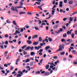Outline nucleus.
Instances as JSON below:
<instances>
[{
  "label": "nucleus",
  "instance_id": "nucleus-1",
  "mask_svg": "<svg viewBox=\"0 0 77 77\" xmlns=\"http://www.w3.org/2000/svg\"><path fill=\"white\" fill-rule=\"evenodd\" d=\"M64 47H65V45H60V48L58 50H57L56 51H62L63 50L62 49H64Z\"/></svg>",
  "mask_w": 77,
  "mask_h": 77
},
{
  "label": "nucleus",
  "instance_id": "nucleus-2",
  "mask_svg": "<svg viewBox=\"0 0 77 77\" xmlns=\"http://www.w3.org/2000/svg\"><path fill=\"white\" fill-rule=\"evenodd\" d=\"M18 73H19V74L17 75V77H21L22 75L23 74V73L22 72H21V71H18Z\"/></svg>",
  "mask_w": 77,
  "mask_h": 77
},
{
  "label": "nucleus",
  "instance_id": "nucleus-3",
  "mask_svg": "<svg viewBox=\"0 0 77 77\" xmlns=\"http://www.w3.org/2000/svg\"><path fill=\"white\" fill-rule=\"evenodd\" d=\"M11 9L12 11H16L18 13V9H14V6H12L11 8Z\"/></svg>",
  "mask_w": 77,
  "mask_h": 77
},
{
  "label": "nucleus",
  "instance_id": "nucleus-4",
  "mask_svg": "<svg viewBox=\"0 0 77 77\" xmlns=\"http://www.w3.org/2000/svg\"><path fill=\"white\" fill-rule=\"evenodd\" d=\"M59 6L60 8H62V6H63V2L61 1L60 2Z\"/></svg>",
  "mask_w": 77,
  "mask_h": 77
},
{
  "label": "nucleus",
  "instance_id": "nucleus-5",
  "mask_svg": "<svg viewBox=\"0 0 77 77\" xmlns=\"http://www.w3.org/2000/svg\"><path fill=\"white\" fill-rule=\"evenodd\" d=\"M14 8L15 9H21V8H23V7L22 6H20L15 7Z\"/></svg>",
  "mask_w": 77,
  "mask_h": 77
},
{
  "label": "nucleus",
  "instance_id": "nucleus-6",
  "mask_svg": "<svg viewBox=\"0 0 77 77\" xmlns=\"http://www.w3.org/2000/svg\"><path fill=\"white\" fill-rule=\"evenodd\" d=\"M38 37V35H36L32 36V39H36V38H37Z\"/></svg>",
  "mask_w": 77,
  "mask_h": 77
},
{
  "label": "nucleus",
  "instance_id": "nucleus-7",
  "mask_svg": "<svg viewBox=\"0 0 77 77\" xmlns=\"http://www.w3.org/2000/svg\"><path fill=\"white\" fill-rule=\"evenodd\" d=\"M38 44H39V42H35L33 43V45H38Z\"/></svg>",
  "mask_w": 77,
  "mask_h": 77
},
{
  "label": "nucleus",
  "instance_id": "nucleus-8",
  "mask_svg": "<svg viewBox=\"0 0 77 77\" xmlns=\"http://www.w3.org/2000/svg\"><path fill=\"white\" fill-rule=\"evenodd\" d=\"M27 42L28 44H31L32 43V41L29 40H28L27 41Z\"/></svg>",
  "mask_w": 77,
  "mask_h": 77
},
{
  "label": "nucleus",
  "instance_id": "nucleus-9",
  "mask_svg": "<svg viewBox=\"0 0 77 77\" xmlns=\"http://www.w3.org/2000/svg\"><path fill=\"white\" fill-rule=\"evenodd\" d=\"M57 27H58V25L57 24V25L54 26L53 28V29H57Z\"/></svg>",
  "mask_w": 77,
  "mask_h": 77
},
{
  "label": "nucleus",
  "instance_id": "nucleus-10",
  "mask_svg": "<svg viewBox=\"0 0 77 77\" xmlns=\"http://www.w3.org/2000/svg\"><path fill=\"white\" fill-rule=\"evenodd\" d=\"M73 20H74L73 17H69V21H72Z\"/></svg>",
  "mask_w": 77,
  "mask_h": 77
},
{
  "label": "nucleus",
  "instance_id": "nucleus-11",
  "mask_svg": "<svg viewBox=\"0 0 77 77\" xmlns=\"http://www.w3.org/2000/svg\"><path fill=\"white\" fill-rule=\"evenodd\" d=\"M30 48V47L28 46L25 49V51H27L28 50H29Z\"/></svg>",
  "mask_w": 77,
  "mask_h": 77
},
{
  "label": "nucleus",
  "instance_id": "nucleus-12",
  "mask_svg": "<svg viewBox=\"0 0 77 77\" xmlns=\"http://www.w3.org/2000/svg\"><path fill=\"white\" fill-rule=\"evenodd\" d=\"M17 33L18 34H19V33H20V32H19L18 30H16V32H15V35H17Z\"/></svg>",
  "mask_w": 77,
  "mask_h": 77
},
{
  "label": "nucleus",
  "instance_id": "nucleus-13",
  "mask_svg": "<svg viewBox=\"0 0 77 77\" xmlns=\"http://www.w3.org/2000/svg\"><path fill=\"white\" fill-rule=\"evenodd\" d=\"M49 66H50V65H48V64L46 65L45 66L46 69H48L49 68Z\"/></svg>",
  "mask_w": 77,
  "mask_h": 77
},
{
  "label": "nucleus",
  "instance_id": "nucleus-14",
  "mask_svg": "<svg viewBox=\"0 0 77 77\" xmlns=\"http://www.w3.org/2000/svg\"><path fill=\"white\" fill-rule=\"evenodd\" d=\"M49 48L51 49V48L50 47V46H48L45 48V49L46 50H47L48 49H49Z\"/></svg>",
  "mask_w": 77,
  "mask_h": 77
},
{
  "label": "nucleus",
  "instance_id": "nucleus-15",
  "mask_svg": "<svg viewBox=\"0 0 77 77\" xmlns=\"http://www.w3.org/2000/svg\"><path fill=\"white\" fill-rule=\"evenodd\" d=\"M26 14V12L24 11H21L19 13L20 15H21L22 14Z\"/></svg>",
  "mask_w": 77,
  "mask_h": 77
},
{
  "label": "nucleus",
  "instance_id": "nucleus-16",
  "mask_svg": "<svg viewBox=\"0 0 77 77\" xmlns=\"http://www.w3.org/2000/svg\"><path fill=\"white\" fill-rule=\"evenodd\" d=\"M26 68H27L28 71H30V67L29 66H27Z\"/></svg>",
  "mask_w": 77,
  "mask_h": 77
},
{
  "label": "nucleus",
  "instance_id": "nucleus-17",
  "mask_svg": "<svg viewBox=\"0 0 77 77\" xmlns=\"http://www.w3.org/2000/svg\"><path fill=\"white\" fill-rule=\"evenodd\" d=\"M63 38H65L67 36V35H66V33H65L63 35Z\"/></svg>",
  "mask_w": 77,
  "mask_h": 77
},
{
  "label": "nucleus",
  "instance_id": "nucleus-18",
  "mask_svg": "<svg viewBox=\"0 0 77 77\" xmlns=\"http://www.w3.org/2000/svg\"><path fill=\"white\" fill-rule=\"evenodd\" d=\"M13 23L14 25H15L17 26V23H16V22L14 20L13 22Z\"/></svg>",
  "mask_w": 77,
  "mask_h": 77
},
{
  "label": "nucleus",
  "instance_id": "nucleus-19",
  "mask_svg": "<svg viewBox=\"0 0 77 77\" xmlns=\"http://www.w3.org/2000/svg\"><path fill=\"white\" fill-rule=\"evenodd\" d=\"M42 38H41V37H39V38L38 41H40V42H41V41H42Z\"/></svg>",
  "mask_w": 77,
  "mask_h": 77
},
{
  "label": "nucleus",
  "instance_id": "nucleus-20",
  "mask_svg": "<svg viewBox=\"0 0 77 77\" xmlns=\"http://www.w3.org/2000/svg\"><path fill=\"white\" fill-rule=\"evenodd\" d=\"M5 56H6L8 55V51H6L5 52Z\"/></svg>",
  "mask_w": 77,
  "mask_h": 77
},
{
  "label": "nucleus",
  "instance_id": "nucleus-21",
  "mask_svg": "<svg viewBox=\"0 0 77 77\" xmlns=\"http://www.w3.org/2000/svg\"><path fill=\"white\" fill-rule=\"evenodd\" d=\"M30 62V60L29 59H28L26 60V61L25 62V63H27V62Z\"/></svg>",
  "mask_w": 77,
  "mask_h": 77
},
{
  "label": "nucleus",
  "instance_id": "nucleus-22",
  "mask_svg": "<svg viewBox=\"0 0 77 77\" xmlns=\"http://www.w3.org/2000/svg\"><path fill=\"white\" fill-rule=\"evenodd\" d=\"M50 74L49 72H46L45 74V75H48Z\"/></svg>",
  "mask_w": 77,
  "mask_h": 77
},
{
  "label": "nucleus",
  "instance_id": "nucleus-23",
  "mask_svg": "<svg viewBox=\"0 0 77 77\" xmlns=\"http://www.w3.org/2000/svg\"><path fill=\"white\" fill-rule=\"evenodd\" d=\"M5 38H8V37H9V35L8 34H5Z\"/></svg>",
  "mask_w": 77,
  "mask_h": 77
},
{
  "label": "nucleus",
  "instance_id": "nucleus-24",
  "mask_svg": "<svg viewBox=\"0 0 77 77\" xmlns=\"http://www.w3.org/2000/svg\"><path fill=\"white\" fill-rule=\"evenodd\" d=\"M58 63H59V60H57L56 62H54L55 65H57Z\"/></svg>",
  "mask_w": 77,
  "mask_h": 77
},
{
  "label": "nucleus",
  "instance_id": "nucleus-25",
  "mask_svg": "<svg viewBox=\"0 0 77 77\" xmlns=\"http://www.w3.org/2000/svg\"><path fill=\"white\" fill-rule=\"evenodd\" d=\"M73 2L72 1H69V5H72V4Z\"/></svg>",
  "mask_w": 77,
  "mask_h": 77
},
{
  "label": "nucleus",
  "instance_id": "nucleus-26",
  "mask_svg": "<svg viewBox=\"0 0 77 77\" xmlns=\"http://www.w3.org/2000/svg\"><path fill=\"white\" fill-rule=\"evenodd\" d=\"M42 48V47L41 46H38L37 48V50H38L39 49H40V48Z\"/></svg>",
  "mask_w": 77,
  "mask_h": 77
},
{
  "label": "nucleus",
  "instance_id": "nucleus-27",
  "mask_svg": "<svg viewBox=\"0 0 77 77\" xmlns=\"http://www.w3.org/2000/svg\"><path fill=\"white\" fill-rule=\"evenodd\" d=\"M27 14L28 15H32V13L30 12H28Z\"/></svg>",
  "mask_w": 77,
  "mask_h": 77
},
{
  "label": "nucleus",
  "instance_id": "nucleus-28",
  "mask_svg": "<svg viewBox=\"0 0 77 77\" xmlns=\"http://www.w3.org/2000/svg\"><path fill=\"white\" fill-rule=\"evenodd\" d=\"M35 54V53L33 52H32L31 53V56H33V55H34Z\"/></svg>",
  "mask_w": 77,
  "mask_h": 77
},
{
  "label": "nucleus",
  "instance_id": "nucleus-29",
  "mask_svg": "<svg viewBox=\"0 0 77 77\" xmlns=\"http://www.w3.org/2000/svg\"><path fill=\"white\" fill-rule=\"evenodd\" d=\"M23 5V2H20V6H22Z\"/></svg>",
  "mask_w": 77,
  "mask_h": 77
},
{
  "label": "nucleus",
  "instance_id": "nucleus-30",
  "mask_svg": "<svg viewBox=\"0 0 77 77\" xmlns=\"http://www.w3.org/2000/svg\"><path fill=\"white\" fill-rule=\"evenodd\" d=\"M71 36L72 38H74V34L72 33L71 35Z\"/></svg>",
  "mask_w": 77,
  "mask_h": 77
},
{
  "label": "nucleus",
  "instance_id": "nucleus-31",
  "mask_svg": "<svg viewBox=\"0 0 77 77\" xmlns=\"http://www.w3.org/2000/svg\"><path fill=\"white\" fill-rule=\"evenodd\" d=\"M30 56V55H26L24 56L25 57H29Z\"/></svg>",
  "mask_w": 77,
  "mask_h": 77
},
{
  "label": "nucleus",
  "instance_id": "nucleus-32",
  "mask_svg": "<svg viewBox=\"0 0 77 77\" xmlns=\"http://www.w3.org/2000/svg\"><path fill=\"white\" fill-rule=\"evenodd\" d=\"M65 54V52H61L60 54L61 55H63Z\"/></svg>",
  "mask_w": 77,
  "mask_h": 77
},
{
  "label": "nucleus",
  "instance_id": "nucleus-33",
  "mask_svg": "<svg viewBox=\"0 0 77 77\" xmlns=\"http://www.w3.org/2000/svg\"><path fill=\"white\" fill-rule=\"evenodd\" d=\"M48 39L49 40V41H50V42H51V41H52V39L51 38H49Z\"/></svg>",
  "mask_w": 77,
  "mask_h": 77
},
{
  "label": "nucleus",
  "instance_id": "nucleus-34",
  "mask_svg": "<svg viewBox=\"0 0 77 77\" xmlns=\"http://www.w3.org/2000/svg\"><path fill=\"white\" fill-rule=\"evenodd\" d=\"M72 52L73 53V54H75L76 53V51L74 50H73L72 51Z\"/></svg>",
  "mask_w": 77,
  "mask_h": 77
},
{
  "label": "nucleus",
  "instance_id": "nucleus-35",
  "mask_svg": "<svg viewBox=\"0 0 77 77\" xmlns=\"http://www.w3.org/2000/svg\"><path fill=\"white\" fill-rule=\"evenodd\" d=\"M52 13H51L52 15H54V12H55L54 11L52 10Z\"/></svg>",
  "mask_w": 77,
  "mask_h": 77
},
{
  "label": "nucleus",
  "instance_id": "nucleus-36",
  "mask_svg": "<svg viewBox=\"0 0 77 77\" xmlns=\"http://www.w3.org/2000/svg\"><path fill=\"white\" fill-rule=\"evenodd\" d=\"M45 40H44L42 41V42L44 44V45H45Z\"/></svg>",
  "mask_w": 77,
  "mask_h": 77
},
{
  "label": "nucleus",
  "instance_id": "nucleus-37",
  "mask_svg": "<svg viewBox=\"0 0 77 77\" xmlns=\"http://www.w3.org/2000/svg\"><path fill=\"white\" fill-rule=\"evenodd\" d=\"M52 4L53 5H55V2H56V1L55 0H54V1H52Z\"/></svg>",
  "mask_w": 77,
  "mask_h": 77
},
{
  "label": "nucleus",
  "instance_id": "nucleus-38",
  "mask_svg": "<svg viewBox=\"0 0 77 77\" xmlns=\"http://www.w3.org/2000/svg\"><path fill=\"white\" fill-rule=\"evenodd\" d=\"M20 60V58H18L16 60V62H18Z\"/></svg>",
  "mask_w": 77,
  "mask_h": 77
},
{
  "label": "nucleus",
  "instance_id": "nucleus-39",
  "mask_svg": "<svg viewBox=\"0 0 77 77\" xmlns=\"http://www.w3.org/2000/svg\"><path fill=\"white\" fill-rule=\"evenodd\" d=\"M6 22H7V23H11V22H10V21H9V20H7L6 21Z\"/></svg>",
  "mask_w": 77,
  "mask_h": 77
},
{
  "label": "nucleus",
  "instance_id": "nucleus-40",
  "mask_svg": "<svg viewBox=\"0 0 77 77\" xmlns=\"http://www.w3.org/2000/svg\"><path fill=\"white\" fill-rule=\"evenodd\" d=\"M38 8H39L41 11H42V8H41V6H38Z\"/></svg>",
  "mask_w": 77,
  "mask_h": 77
},
{
  "label": "nucleus",
  "instance_id": "nucleus-41",
  "mask_svg": "<svg viewBox=\"0 0 77 77\" xmlns=\"http://www.w3.org/2000/svg\"><path fill=\"white\" fill-rule=\"evenodd\" d=\"M35 3L36 4H37V5H39L41 4V2H36Z\"/></svg>",
  "mask_w": 77,
  "mask_h": 77
},
{
  "label": "nucleus",
  "instance_id": "nucleus-42",
  "mask_svg": "<svg viewBox=\"0 0 77 77\" xmlns=\"http://www.w3.org/2000/svg\"><path fill=\"white\" fill-rule=\"evenodd\" d=\"M67 18H64L63 19V20L64 21H65L66 20H67Z\"/></svg>",
  "mask_w": 77,
  "mask_h": 77
},
{
  "label": "nucleus",
  "instance_id": "nucleus-43",
  "mask_svg": "<svg viewBox=\"0 0 77 77\" xmlns=\"http://www.w3.org/2000/svg\"><path fill=\"white\" fill-rule=\"evenodd\" d=\"M35 30H39V28H38V27H35Z\"/></svg>",
  "mask_w": 77,
  "mask_h": 77
},
{
  "label": "nucleus",
  "instance_id": "nucleus-44",
  "mask_svg": "<svg viewBox=\"0 0 77 77\" xmlns=\"http://www.w3.org/2000/svg\"><path fill=\"white\" fill-rule=\"evenodd\" d=\"M13 69H14V67H12V66H11L10 70H12Z\"/></svg>",
  "mask_w": 77,
  "mask_h": 77
},
{
  "label": "nucleus",
  "instance_id": "nucleus-45",
  "mask_svg": "<svg viewBox=\"0 0 77 77\" xmlns=\"http://www.w3.org/2000/svg\"><path fill=\"white\" fill-rule=\"evenodd\" d=\"M40 74V72L39 71H37L36 72V74Z\"/></svg>",
  "mask_w": 77,
  "mask_h": 77
},
{
  "label": "nucleus",
  "instance_id": "nucleus-46",
  "mask_svg": "<svg viewBox=\"0 0 77 77\" xmlns=\"http://www.w3.org/2000/svg\"><path fill=\"white\" fill-rule=\"evenodd\" d=\"M76 17H75V19L74 20V22H75V21H77V19L76 18Z\"/></svg>",
  "mask_w": 77,
  "mask_h": 77
},
{
  "label": "nucleus",
  "instance_id": "nucleus-47",
  "mask_svg": "<svg viewBox=\"0 0 77 77\" xmlns=\"http://www.w3.org/2000/svg\"><path fill=\"white\" fill-rule=\"evenodd\" d=\"M39 52H40V53H42V51H43V50L42 49H41L39 50Z\"/></svg>",
  "mask_w": 77,
  "mask_h": 77
},
{
  "label": "nucleus",
  "instance_id": "nucleus-48",
  "mask_svg": "<svg viewBox=\"0 0 77 77\" xmlns=\"http://www.w3.org/2000/svg\"><path fill=\"white\" fill-rule=\"evenodd\" d=\"M4 66L5 67H8V64H6L5 63L4 65Z\"/></svg>",
  "mask_w": 77,
  "mask_h": 77
},
{
  "label": "nucleus",
  "instance_id": "nucleus-49",
  "mask_svg": "<svg viewBox=\"0 0 77 77\" xmlns=\"http://www.w3.org/2000/svg\"><path fill=\"white\" fill-rule=\"evenodd\" d=\"M54 59H57V56H54L53 57Z\"/></svg>",
  "mask_w": 77,
  "mask_h": 77
},
{
  "label": "nucleus",
  "instance_id": "nucleus-50",
  "mask_svg": "<svg viewBox=\"0 0 77 77\" xmlns=\"http://www.w3.org/2000/svg\"><path fill=\"white\" fill-rule=\"evenodd\" d=\"M5 44H6V45H7V44H8V42L7 41L5 42Z\"/></svg>",
  "mask_w": 77,
  "mask_h": 77
},
{
  "label": "nucleus",
  "instance_id": "nucleus-51",
  "mask_svg": "<svg viewBox=\"0 0 77 77\" xmlns=\"http://www.w3.org/2000/svg\"><path fill=\"white\" fill-rule=\"evenodd\" d=\"M24 30V29H23V28H21V30H20V32H23Z\"/></svg>",
  "mask_w": 77,
  "mask_h": 77
},
{
  "label": "nucleus",
  "instance_id": "nucleus-52",
  "mask_svg": "<svg viewBox=\"0 0 77 77\" xmlns=\"http://www.w3.org/2000/svg\"><path fill=\"white\" fill-rule=\"evenodd\" d=\"M26 46H24L22 47V49H24V48H26Z\"/></svg>",
  "mask_w": 77,
  "mask_h": 77
},
{
  "label": "nucleus",
  "instance_id": "nucleus-53",
  "mask_svg": "<svg viewBox=\"0 0 77 77\" xmlns=\"http://www.w3.org/2000/svg\"><path fill=\"white\" fill-rule=\"evenodd\" d=\"M45 41H46V42H48V39L45 38Z\"/></svg>",
  "mask_w": 77,
  "mask_h": 77
},
{
  "label": "nucleus",
  "instance_id": "nucleus-54",
  "mask_svg": "<svg viewBox=\"0 0 77 77\" xmlns=\"http://www.w3.org/2000/svg\"><path fill=\"white\" fill-rule=\"evenodd\" d=\"M30 48V50H33V48H34V47H31Z\"/></svg>",
  "mask_w": 77,
  "mask_h": 77
},
{
  "label": "nucleus",
  "instance_id": "nucleus-55",
  "mask_svg": "<svg viewBox=\"0 0 77 77\" xmlns=\"http://www.w3.org/2000/svg\"><path fill=\"white\" fill-rule=\"evenodd\" d=\"M42 61H43V59H42L40 61V63H42Z\"/></svg>",
  "mask_w": 77,
  "mask_h": 77
},
{
  "label": "nucleus",
  "instance_id": "nucleus-56",
  "mask_svg": "<svg viewBox=\"0 0 77 77\" xmlns=\"http://www.w3.org/2000/svg\"><path fill=\"white\" fill-rule=\"evenodd\" d=\"M59 31H60V32H62L63 31V29L60 28Z\"/></svg>",
  "mask_w": 77,
  "mask_h": 77
},
{
  "label": "nucleus",
  "instance_id": "nucleus-57",
  "mask_svg": "<svg viewBox=\"0 0 77 77\" xmlns=\"http://www.w3.org/2000/svg\"><path fill=\"white\" fill-rule=\"evenodd\" d=\"M65 41V39H63V38L62 39H61V41H62V42H64V41Z\"/></svg>",
  "mask_w": 77,
  "mask_h": 77
},
{
  "label": "nucleus",
  "instance_id": "nucleus-58",
  "mask_svg": "<svg viewBox=\"0 0 77 77\" xmlns=\"http://www.w3.org/2000/svg\"><path fill=\"white\" fill-rule=\"evenodd\" d=\"M6 58L7 59H8V60L9 59V56H8L6 57Z\"/></svg>",
  "mask_w": 77,
  "mask_h": 77
},
{
  "label": "nucleus",
  "instance_id": "nucleus-59",
  "mask_svg": "<svg viewBox=\"0 0 77 77\" xmlns=\"http://www.w3.org/2000/svg\"><path fill=\"white\" fill-rule=\"evenodd\" d=\"M0 47H1V48L2 49L3 48V46L2 45H0Z\"/></svg>",
  "mask_w": 77,
  "mask_h": 77
},
{
  "label": "nucleus",
  "instance_id": "nucleus-60",
  "mask_svg": "<svg viewBox=\"0 0 77 77\" xmlns=\"http://www.w3.org/2000/svg\"><path fill=\"white\" fill-rule=\"evenodd\" d=\"M21 43V42L20 41H19L18 44L19 45H20V44Z\"/></svg>",
  "mask_w": 77,
  "mask_h": 77
},
{
  "label": "nucleus",
  "instance_id": "nucleus-61",
  "mask_svg": "<svg viewBox=\"0 0 77 77\" xmlns=\"http://www.w3.org/2000/svg\"><path fill=\"white\" fill-rule=\"evenodd\" d=\"M44 43H41L40 44V45L41 47H42V46H43V45H44Z\"/></svg>",
  "mask_w": 77,
  "mask_h": 77
},
{
  "label": "nucleus",
  "instance_id": "nucleus-62",
  "mask_svg": "<svg viewBox=\"0 0 77 77\" xmlns=\"http://www.w3.org/2000/svg\"><path fill=\"white\" fill-rule=\"evenodd\" d=\"M1 72L2 73H3V74H5V72L4 70H2Z\"/></svg>",
  "mask_w": 77,
  "mask_h": 77
},
{
  "label": "nucleus",
  "instance_id": "nucleus-63",
  "mask_svg": "<svg viewBox=\"0 0 77 77\" xmlns=\"http://www.w3.org/2000/svg\"><path fill=\"white\" fill-rule=\"evenodd\" d=\"M34 48L35 50H37V49H38V47H37V46L35 47Z\"/></svg>",
  "mask_w": 77,
  "mask_h": 77
},
{
  "label": "nucleus",
  "instance_id": "nucleus-64",
  "mask_svg": "<svg viewBox=\"0 0 77 77\" xmlns=\"http://www.w3.org/2000/svg\"><path fill=\"white\" fill-rule=\"evenodd\" d=\"M75 35L77 34V30H76L75 31Z\"/></svg>",
  "mask_w": 77,
  "mask_h": 77
}]
</instances>
